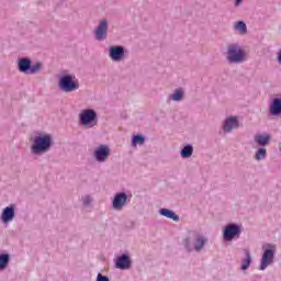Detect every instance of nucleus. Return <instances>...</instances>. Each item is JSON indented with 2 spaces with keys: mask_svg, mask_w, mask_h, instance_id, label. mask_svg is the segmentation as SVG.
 <instances>
[{
  "mask_svg": "<svg viewBox=\"0 0 281 281\" xmlns=\"http://www.w3.org/2000/svg\"><path fill=\"white\" fill-rule=\"evenodd\" d=\"M186 247L188 251H192V246H190V239H186Z\"/></svg>",
  "mask_w": 281,
  "mask_h": 281,
  "instance_id": "c85d7f7f",
  "label": "nucleus"
},
{
  "mask_svg": "<svg viewBox=\"0 0 281 281\" xmlns=\"http://www.w3.org/2000/svg\"><path fill=\"white\" fill-rule=\"evenodd\" d=\"M37 71H41V64H35L31 66L29 74H36Z\"/></svg>",
  "mask_w": 281,
  "mask_h": 281,
  "instance_id": "a878e982",
  "label": "nucleus"
},
{
  "mask_svg": "<svg viewBox=\"0 0 281 281\" xmlns=\"http://www.w3.org/2000/svg\"><path fill=\"white\" fill-rule=\"evenodd\" d=\"M79 120L82 126L93 128V126L98 125V113L91 109L82 110L79 114Z\"/></svg>",
  "mask_w": 281,
  "mask_h": 281,
  "instance_id": "f03ea898",
  "label": "nucleus"
},
{
  "mask_svg": "<svg viewBox=\"0 0 281 281\" xmlns=\"http://www.w3.org/2000/svg\"><path fill=\"white\" fill-rule=\"evenodd\" d=\"M91 203V198L89 195L83 198V205H89Z\"/></svg>",
  "mask_w": 281,
  "mask_h": 281,
  "instance_id": "cd10ccee",
  "label": "nucleus"
},
{
  "mask_svg": "<svg viewBox=\"0 0 281 281\" xmlns=\"http://www.w3.org/2000/svg\"><path fill=\"white\" fill-rule=\"evenodd\" d=\"M59 87L61 91L66 93H70L71 91H76L80 88V85L76 81V76L66 75L59 79Z\"/></svg>",
  "mask_w": 281,
  "mask_h": 281,
  "instance_id": "7ed1b4c3",
  "label": "nucleus"
},
{
  "mask_svg": "<svg viewBox=\"0 0 281 281\" xmlns=\"http://www.w3.org/2000/svg\"><path fill=\"white\" fill-rule=\"evenodd\" d=\"M8 262H10V256L8 254H3L0 256V271L8 267Z\"/></svg>",
  "mask_w": 281,
  "mask_h": 281,
  "instance_id": "412c9836",
  "label": "nucleus"
},
{
  "mask_svg": "<svg viewBox=\"0 0 281 281\" xmlns=\"http://www.w3.org/2000/svg\"><path fill=\"white\" fill-rule=\"evenodd\" d=\"M273 249H266L261 258V271H265L273 262Z\"/></svg>",
  "mask_w": 281,
  "mask_h": 281,
  "instance_id": "0eeeda50",
  "label": "nucleus"
},
{
  "mask_svg": "<svg viewBox=\"0 0 281 281\" xmlns=\"http://www.w3.org/2000/svg\"><path fill=\"white\" fill-rule=\"evenodd\" d=\"M110 57L114 61H120L124 57V48L122 46H113L110 48Z\"/></svg>",
  "mask_w": 281,
  "mask_h": 281,
  "instance_id": "1a4fd4ad",
  "label": "nucleus"
},
{
  "mask_svg": "<svg viewBox=\"0 0 281 281\" xmlns=\"http://www.w3.org/2000/svg\"><path fill=\"white\" fill-rule=\"evenodd\" d=\"M225 133H229L233 128H238V120L236 117H229L224 124Z\"/></svg>",
  "mask_w": 281,
  "mask_h": 281,
  "instance_id": "4468645a",
  "label": "nucleus"
},
{
  "mask_svg": "<svg viewBox=\"0 0 281 281\" xmlns=\"http://www.w3.org/2000/svg\"><path fill=\"white\" fill-rule=\"evenodd\" d=\"M240 3H243V0H236V5H239Z\"/></svg>",
  "mask_w": 281,
  "mask_h": 281,
  "instance_id": "c756f323",
  "label": "nucleus"
},
{
  "mask_svg": "<svg viewBox=\"0 0 281 281\" xmlns=\"http://www.w3.org/2000/svg\"><path fill=\"white\" fill-rule=\"evenodd\" d=\"M236 236H240V226L229 224L224 229V240H234Z\"/></svg>",
  "mask_w": 281,
  "mask_h": 281,
  "instance_id": "39448f33",
  "label": "nucleus"
},
{
  "mask_svg": "<svg viewBox=\"0 0 281 281\" xmlns=\"http://www.w3.org/2000/svg\"><path fill=\"white\" fill-rule=\"evenodd\" d=\"M159 214H161V216H166V218H171V221H179V215H177L175 212H172L171 210L168 209H161L159 211Z\"/></svg>",
  "mask_w": 281,
  "mask_h": 281,
  "instance_id": "f3484780",
  "label": "nucleus"
},
{
  "mask_svg": "<svg viewBox=\"0 0 281 281\" xmlns=\"http://www.w3.org/2000/svg\"><path fill=\"white\" fill-rule=\"evenodd\" d=\"M227 58L229 63H243L245 60V50L238 45H231Z\"/></svg>",
  "mask_w": 281,
  "mask_h": 281,
  "instance_id": "20e7f679",
  "label": "nucleus"
},
{
  "mask_svg": "<svg viewBox=\"0 0 281 281\" xmlns=\"http://www.w3.org/2000/svg\"><path fill=\"white\" fill-rule=\"evenodd\" d=\"M97 281H109V279L104 276H102V273H99L97 277Z\"/></svg>",
  "mask_w": 281,
  "mask_h": 281,
  "instance_id": "bb28decb",
  "label": "nucleus"
},
{
  "mask_svg": "<svg viewBox=\"0 0 281 281\" xmlns=\"http://www.w3.org/2000/svg\"><path fill=\"white\" fill-rule=\"evenodd\" d=\"M183 99V90L178 89L175 91V93L171 95V100H175L176 102H179V100Z\"/></svg>",
  "mask_w": 281,
  "mask_h": 281,
  "instance_id": "b1692460",
  "label": "nucleus"
},
{
  "mask_svg": "<svg viewBox=\"0 0 281 281\" xmlns=\"http://www.w3.org/2000/svg\"><path fill=\"white\" fill-rule=\"evenodd\" d=\"M128 199V195H126V193H117L115 196H114V200H113V207L115 210H122V207H124V205H126V201Z\"/></svg>",
  "mask_w": 281,
  "mask_h": 281,
  "instance_id": "6e6552de",
  "label": "nucleus"
},
{
  "mask_svg": "<svg viewBox=\"0 0 281 281\" xmlns=\"http://www.w3.org/2000/svg\"><path fill=\"white\" fill-rule=\"evenodd\" d=\"M267 157V149L266 148H259L255 154V159L257 161H260L261 159H265Z\"/></svg>",
  "mask_w": 281,
  "mask_h": 281,
  "instance_id": "5701e85b",
  "label": "nucleus"
},
{
  "mask_svg": "<svg viewBox=\"0 0 281 281\" xmlns=\"http://www.w3.org/2000/svg\"><path fill=\"white\" fill-rule=\"evenodd\" d=\"M205 243H206L205 238L198 236L195 238V243H194L195 251H201L203 249V246L205 245Z\"/></svg>",
  "mask_w": 281,
  "mask_h": 281,
  "instance_id": "aec40b11",
  "label": "nucleus"
},
{
  "mask_svg": "<svg viewBox=\"0 0 281 281\" xmlns=\"http://www.w3.org/2000/svg\"><path fill=\"white\" fill-rule=\"evenodd\" d=\"M52 146V136L44 135V136H37L34 139V144L32 146V153L35 155H38L40 153H45L49 150V147Z\"/></svg>",
  "mask_w": 281,
  "mask_h": 281,
  "instance_id": "f257e3e1",
  "label": "nucleus"
},
{
  "mask_svg": "<svg viewBox=\"0 0 281 281\" xmlns=\"http://www.w3.org/2000/svg\"><path fill=\"white\" fill-rule=\"evenodd\" d=\"M246 258L243 261L241 270L247 271L249 269V266L251 265V255L249 254V250H245Z\"/></svg>",
  "mask_w": 281,
  "mask_h": 281,
  "instance_id": "6ab92c4d",
  "label": "nucleus"
},
{
  "mask_svg": "<svg viewBox=\"0 0 281 281\" xmlns=\"http://www.w3.org/2000/svg\"><path fill=\"white\" fill-rule=\"evenodd\" d=\"M192 153H194V149L192 148V146L187 145L181 150V157H183V159H188V158L192 157Z\"/></svg>",
  "mask_w": 281,
  "mask_h": 281,
  "instance_id": "a211bd4d",
  "label": "nucleus"
},
{
  "mask_svg": "<svg viewBox=\"0 0 281 281\" xmlns=\"http://www.w3.org/2000/svg\"><path fill=\"white\" fill-rule=\"evenodd\" d=\"M117 269H128L131 267V259L127 255H122L116 261Z\"/></svg>",
  "mask_w": 281,
  "mask_h": 281,
  "instance_id": "ddd939ff",
  "label": "nucleus"
},
{
  "mask_svg": "<svg viewBox=\"0 0 281 281\" xmlns=\"http://www.w3.org/2000/svg\"><path fill=\"white\" fill-rule=\"evenodd\" d=\"M106 25L108 22L105 20L100 22L99 26L95 30L97 41H104V38H106Z\"/></svg>",
  "mask_w": 281,
  "mask_h": 281,
  "instance_id": "9d476101",
  "label": "nucleus"
},
{
  "mask_svg": "<svg viewBox=\"0 0 281 281\" xmlns=\"http://www.w3.org/2000/svg\"><path fill=\"white\" fill-rule=\"evenodd\" d=\"M144 142H145V139L142 135H136L132 139L133 146H137V144H139L142 146L144 144Z\"/></svg>",
  "mask_w": 281,
  "mask_h": 281,
  "instance_id": "393cba45",
  "label": "nucleus"
},
{
  "mask_svg": "<svg viewBox=\"0 0 281 281\" xmlns=\"http://www.w3.org/2000/svg\"><path fill=\"white\" fill-rule=\"evenodd\" d=\"M235 30H237L239 32V34H247V24H245V22H243V21H239L235 25Z\"/></svg>",
  "mask_w": 281,
  "mask_h": 281,
  "instance_id": "4be33fe9",
  "label": "nucleus"
},
{
  "mask_svg": "<svg viewBox=\"0 0 281 281\" xmlns=\"http://www.w3.org/2000/svg\"><path fill=\"white\" fill-rule=\"evenodd\" d=\"M18 65H19V70L22 74H30V69H31V66H32V60H30L27 58H23V59L19 60Z\"/></svg>",
  "mask_w": 281,
  "mask_h": 281,
  "instance_id": "f8f14e48",
  "label": "nucleus"
},
{
  "mask_svg": "<svg viewBox=\"0 0 281 281\" xmlns=\"http://www.w3.org/2000/svg\"><path fill=\"white\" fill-rule=\"evenodd\" d=\"M255 142L258 144V146H267V144L271 142V136L269 134H258L255 136Z\"/></svg>",
  "mask_w": 281,
  "mask_h": 281,
  "instance_id": "2eb2a0df",
  "label": "nucleus"
},
{
  "mask_svg": "<svg viewBox=\"0 0 281 281\" xmlns=\"http://www.w3.org/2000/svg\"><path fill=\"white\" fill-rule=\"evenodd\" d=\"M271 115H280L281 113V99H274L270 105Z\"/></svg>",
  "mask_w": 281,
  "mask_h": 281,
  "instance_id": "dca6fc26",
  "label": "nucleus"
},
{
  "mask_svg": "<svg viewBox=\"0 0 281 281\" xmlns=\"http://www.w3.org/2000/svg\"><path fill=\"white\" fill-rule=\"evenodd\" d=\"M110 155L111 149H109V146L106 145H100L94 151L97 161H106Z\"/></svg>",
  "mask_w": 281,
  "mask_h": 281,
  "instance_id": "423d86ee",
  "label": "nucleus"
},
{
  "mask_svg": "<svg viewBox=\"0 0 281 281\" xmlns=\"http://www.w3.org/2000/svg\"><path fill=\"white\" fill-rule=\"evenodd\" d=\"M14 218V205H10L3 209L1 214L2 223H10Z\"/></svg>",
  "mask_w": 281,
  "mask_h": 281,
  "instance_id": "9b49d317",
  "label": "nucleus"
}]
</instances>
